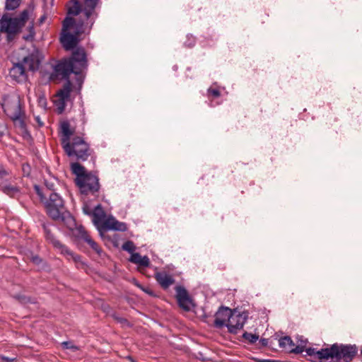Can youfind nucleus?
<instances>
[{"mask_svg": "<svg viewBox=\"0 0 362 362\" xmlns=\"http://www.w3.org/2000/svg\"><path fill=\"white\" fill-rule=\"evenodd\" d=\"M191 42H192V43H189V44L187 45V46H188V47H192V46H193V45H194V43H195V40H194V38H192V40H191Z\"/></svg>", "mask_w": 362, "mask_h": 362, "instance_id": "obj_44", "label": "nucleus"}, {"mask_svg": "<svg viewBox=\"0 0 362 362\" xmlns=\"http://www.w3.org/2000/svg\"><path fill=\"white\" fill-rule=\"evenodd\" d=\"M207 94L209 97H212L213 98H218L221 96V91L218 88H214L210 87L207 90Z\"/></svg>", "mask_w": 362, "mask_h": 362, "instance_id": "obj_31", "label": "nucleus"}, {"mask_svg": "<svg viewBox=\"0 0 362 362\" xmlns=\"http://www.w3.org/2000/svg\"><path fill=\"white\" fill-rule=\"evenodd\" d=\"M100 0H84L83 11L86 18L88 20L93 14L97 17L98 13H95V8Z\"/></svg>", "mask_w": 362, "mask_h": 362, "instance_id": "obj_21", "label": "nucleus"}, {"mask_svg": "<svg viewBox=\"0 0 362 362\" xmlns=\"http://www.w3.org/2000/svg\"><path fill=\"white\" fill-rule=\"evenodd\" d=\"M61 345L64 349H71L74 351L79 350V347L74 345L71 341H63Z\"/></svg>", "mask_w": 362, "mask_h": 362, "instance_id": "obj_30", "label": "nucleus"}, {"mask_svg": "<svg viewBox=\"0 0 362 362\" xmlns=\"http://www.w3.org/2000/svg\"><path fill=\"white\" fill-rule=\"evenodd\" d=\"M155 279L163 290H167L175 280L165 272H158L155 274Z\"/></svg>", "mask_w": 362, "mask_h": 362, "instance_id": "obj_17", "label": "nucleus"}, {"mask_svg": "<svg viewBox=\"0 0 362 362\" xmlns=\"http://www.w3.org/2000/svg\"><path fill=\"white\" fill-rule=\"evenodd\" d=\"M127 359L129 360L131 362H136L135 360L130 356H127Z\"/></svg>", "mask_w": 362, "mask_h": 362, "instance_id": "obj_45", "label": "nucleus"}, {"mask_svg": "<svg viewBox=\"0 0 362 362\" xmlns=\"http://www.w3.org/2000/svg\"><path fill=\"white\" fill-rule=\"evenodd\" d=\"M248 318L247 312H239L236 309H233L230 318L226 326L228 332L231 334H237L238 332L243 328Z\"/></svg>", "mask_w": 362, "mask_h": 362, "instance_id": "obj_10", "label": "nucleus"}, {"mask_svg": "<svg viewBox=\"0 0 362 362\" xmlns=\"http://www.w3.org/2000/svg\"><path fill=\"white\" fill-rule=\"evenodd\" d=\"M35 120L38 123L39 126H40V127L43 126V123L40 121V119L39 116L35 117Z\"/></svg>", "mask_w": 362, "mask_h": 362, "instance_id": "obj_43", "label": "nucleus"}, {"mask_svg": "<svg viewBox=\"0 0 362 362\" xmlns=\"http://www.w3.org/2000/svg\"><path fill=\"white\" fill-rule=\"evenodd\" d=\"M30 10L24 9L16 17H9L4 14L0 20V32L6 34V42H13L22 32L23 28L29 19Z\"/></svg>", "mask_w": 362, "mask_h": 362, "instance_id": "obj_5", "label": "nucleus"}, {"mask_svg": "<svg viewBox=\"0 0 362 362\" xmlns=\"http://www.w3.org/2000/svg\"><path fill=\"white\" fill-rule=\"evenodd\" d=\"M257 362H284L279 360H274V359H259L257 361Z\"/></svg>", "mask_w": 362, "mask_h": 362, "instance_id": "obj_41", "label": "nucleus"}, {"mask_svg": "<svg viewBox=\"0 0 362 362\" xmlns=\"http://www.w3.org/2000/svg\"><path fill=\"white\" fill-rule=\"evenodd\" d=\"M233 310L226 306H221L215 313V320L214 326L216 328L221 329L226 326L228 319L230 317Z\"/></svg>", "mask_w": 362, "mask_h": 362, "instance_id": "obj_14", "label": "nucleus"}, {"mask_svg": "<svg viewBox=\"0 0 362 362\" xmlns=\"http://www.w3.org/2000/svg\"><path fill=\"white\" fill-rule=\"evenodd\" d=\"M34 189L40 202L43 204L47 214L54 221L63 223L69 229L76 226L75 219L66 209L62 197L55 192H43L39 185H35Z\"/></svg>", "mask_w": 362, "mask_h": 362, "instance_id": "obj_1", "label": "nucleus"}, {"mask_svg": "<svg viewBox=\"0 0 362 362\" xmlns=\"http://www.w3.org/2000/svg\"><path fill=\"white\" fill-rule=\"evenodd\" d=\"M13 298L17 300L21 304L23 305H26L28 304H35L37 303V300L35 298L25 295L16 294L14 295Z\"/></svg>", "mask_w": 362, "mask_h": 362, "instance_id": "obj_24", "label": "nucleus"}, {"mask_svg": "<svg viewBox=\"0 0 362 362\" xmlns=\"http://www.w3.org/2000/svg\"><path fill=\"white\" fill-rule=\"evenodd\" d=\"M358 351L355 344H332V362H351Z\"/></svg>", "mask_w": 362, "mask_h": 362, "instance_id": "obj_8", "label": "nucleus"}, {"mask_svg": "<svg viewBox=\"0 0 362 362\" xmlns=\"http://www.w3.org/2000/svg\"><path fill=\"white\" fill-rule=\"evenodd\" d=\"M87 68L88 59L84 48L76 47L69 58L62 59L54 65L51 77L60 76L62 79H67L71 74L80 75Z\"/></svg>", "mask_w": 362, "mask_h": 362, "instance_id": "obj_3", "label": "nucleus"}, {"mask_svg": "<svg viewBox=\"0 0 362 362\" xmlns=\"http://www.w3.org/2000/svg\"><path fill=\"white\" fill-rule=\"evenodd\" d=\"M141 255L138 252L131 254L129 261L134 264H138L140 261Z\"/></svg>", "mask_w": 362, "mask_h": 362, "instance_id": "obj_34", "label": "nucleus"}, {"mask_svg": "<svg viewBox=\"0 0 362 362\" xmlns=\"http://www.w3.org/2000/svg\"><path fill=\"white\" fill-rule=\"evenodd\" d=\"M104 228L107 230L124 232L127 230V226L124 222H120L115 218H108L104 222Z\"/></svg>", "mask_w": 362, "mask_h": 362, "instance_id": "obj_20", "label": "nucleus"}, {"mask_svg": "<svg viewBox=\"0 0 362 362\" xmlns=\"http://www.w3.org/2000/svg\"><path fill=\"white\" fill-rule=\"evenodd\" d=\"M51 225L48 223H42V228L45 233V239L47 242L51 243L53 247L58 250L59 252H66V246L62 244L59 240H57L50 228Z\"/></svg>", "mask_w": 362, "mask_h": 362, "instance_id": "obj_15", "label": "nucleus"}, {"mask_svg": "<svg viewBox=\"0 0 362 362\" xmlns=\"http://www.w3.org/2000/svg\"><path fill=\"white\" fill-rule=\"evenodd\" d=\"M27 30L28 33L27 35H24L23 36V39L25 41L32 42L35 39V28H34V21H32L30 22Z\"/></svg>", "mask_w": 362, "mask_h": 362, "instance_id": "obj_25", "label": "nucleus"}, {"mask_svg": "<svg viewBox=\"0 0 362 362\" xmlns=\"http://www.w3.org/2000/svg\"><path fill=\"white\" fill-rule=\"evenodd\" d=\"M2 191L10 197H14L19 192V188L12 185H5L2 187Z\"/></svg>", "mask_w": 362, "mask_h": 362, "instance_id": "obj_26", "label": "nucleus"}, {"mask_svg": "<svg viewBox=\"0 0 362 362\" xmlns=\"http://www.w3.org/2000/svg\"><path fill=\"white\" fill-rule=\"evenodd\" d=\"M137 286H139V288H141L144 291H145L146 293H148L149 295L152 296L153 295V292L151 289L149 288H144L143 287H141V286L139 284H136Z\"/></svg>", "mask_w": 362, "mask_h": 362, "instance_id": "obj_42", "label": "nucleus"}, {"mask_svg": "<svg viewBox=\"0 0 362 362\" xmlns=\"http://www.w3.org/2000/svg\"><path fill=\"white\" fill-rule=\"evenodd\" d=\"M113 317L114 319L119 323L122 324V325H125L128 327H131L132 325H130V323L129 322V321L126 319V318H124V317H119V316H117V315H113Z\"/></svg>", "mask_w": 362, "mask_h": 362, "instance_id": "obj_36", "label": "nucleus"}, {"mask_svg": "<svg viewBox=\"0 0 362 362\" xmlns=\"http://www.w3.org/2000/svg\"><path fill=\"white\" fill-rule=\"evenodd\" d=\"M66 250L68 251V252H60L64 255L70 256L75 262H78L81 261L80 255L74 254L67 247H66Z\"/></svg>", "mask_w": 362, "mask_h": 362, "instance_id": "obj_32", "label": "nucleus"}, {"mask_svg": "<svg viewBox=\"0 0 362 362\" xmlns=\"http://www.w3.org/2000/svg\"><path fill=\"white\" fill-rule=\"evenodd\" d=\"M243 338L248 341L250 344H254L255 343L258 339H259V335L256 334H252V333H250V332H245L243 334Z\"/></svg>", "mask_w": 362, "mask_h": 362, "instance_id": "obj_28", "label": "nucleus"}, {"mask_svg": "<svg viewBox=\"0 0 362 362\" xmlns=\"http://www.w3.org/2000/svg\"><path fill=\"white\" fill-rule=\"evenodd\" d=\"M66 82L62 88L57 92V96L59 98V104L57 105L58 113L61 114L64 111L66 103L69 100L71 92L72 90V83L69 78L65 79Z\"/></svg>", "mask_w": 362, "mask_h": 362, "instance_id": "obj_12", "label": "nucleus"}, {"mask_svg": "<svg viewBox=\"0 0 362 362\" xmlns=\"http://www.w3.org/2000/svg\"><path fill=\"white\" fill-rule=\"evenodd\" d=\"M122 249L132 254L136 250V246L132 240H127L122 245Z\"/></svg>", "mask_w": 362, "mask_h": 362, "instance_id": "obj_29", "label": "nucleus"}, {"mask_svg": "<svg viewBox=\"0 0 362 362\" xmlns=\"http://www.w3.org/2000/svg\"><path fill=\"white\" fill-rule=\"evenodd\" d=\"M71 169L76 175L74 180L76 185L79 188L81 194L94 195L100 188L99 177L96 172L88 171L86 168L78 162L72 163Z\"/></svg>", "mask_w": 362, "mask_h": 362, "instance_id": "obj_4", "label": "nucleus"}, {"mask_svg": "<svg viewBox=\"0 0 362 362\" xmlns=\"http://www.w3.org/2000/svg\"><path fill=\"white\" fill-rule=\"evenodd\" d=\"M41 101H43L44 103H46V99L45 98L40 99V102H41Z\"/></svg>", "mask_w": 362, "mask_h": 362, "instance_id": "obj_48", "label": "nucleus"}, {"mask_svg": "<svg viewBox=\"0 0 362 362\" xmlns=\"http://www.w3.org/2000/svg\"><path fill=\"white\" fill-rule=\"evenodd\" d=\"M21 0H6L5 8L8 11H13L19 7Z\"/></svg>", "mask_w": 362, "mask_h": 362, "instance_id": "obj_27", "label": "nucleus"}, {"mask_svg": "<svg viewBox=\"0 0 362 362\" xmlns=\"http://www.w3.org/2000/svg\"><path fill=\"white\" fill-rule=\"evenodd\" d=\"M139 266L148 267L150 265V260L147 256L142 257L141 255L140 261L138 264Z\"/></svg>", "mask_w": 362, "mask_h": 362, "instance_id": "obj_33", "label": "nucleus"}, {"mask_svg": "<svg viewBox=\"0 0 362 362\" xmlns=\"http://www.w3.org/2000/svg\"><path fill=\"white\" fill-rule=\"evenodd\" d=\"M1 106L5 114L13 122L15 126L19 127L22 132H26L25 115L19 96H5Z\"/></svg>", "mask_w": 362, "mask_h": 362, "instance_id": "obj_7", "label": "nucleus"}, {"mask_svg": "<svg viewBox=\"0 0 362 362\" xmlns=\"http://www.w3.org/2000/svg\"><path fill=\"white\" fill-rule=\"evenodd\" d=\"M199 356H197V358L200 360L201 361H203V362H206V361H210L209 358H206V357H204L203 356V354L202 353H199Z\"/></svg>", "mask_w": 362, "mask_h": 362, "instance_id": "obj_40", "label": "nucleus"}, {"mask_svg": "<svg viewBox=\"0 0 362 362\" xmlns=\"http://www.w3.org/2000/svg\"><path fill=\"white\" fill-rule=\"evenodd\" d=\"M9 77L16 83H23L27 81L28 76L23 63H13V66L9 69Z\"/></svg>", "mask_w": 362, "mask_h": 362, "instance_id": "obj_13", "label": "nucleus"}, {"mask_svg": "<svg viewBox=\"0 0 362 362\" xmlns=\"http://www.w3.org/2000/svg\"><path fill=\"white\" fill-rule=\"evenodd\" d=\"M45 18V16H42V17L40 18V23H42V22L44 21Z\"/></svg>", "mask_w": 362, "mask_h": 362, "instance_id": "obj_47", "label": "nucleus"}, {"mask_svg": "<svg viewBox=\"0 0 362 362\" xmlns=\"http://www.w3.org/2000/svg\"><path fill=\"white\" fill-rule=\"evenodd\" d=\"M279 344L281 349H284L288 351L289 353L299 354L304 352V346L303 345H297L296 346L293 343V340L289 336H285L284 337H281L279 339Z\"/></svg>", "mask_w": 362, "mask_h": 362, "instance_id": "obj_16", "label": "nucleus"}, {"mask_svg": "<svg viewBox=\"0 0 362 362\" xmlns=\"http://www.w3.org/2000/svg\"><path fill=\"white\" fill-rule=\"evenodd\" d=\"M20 63H23V65H27L29 68V70L33 71H36L39 66V62L34 54H29L23 57L22 62Z\"/></svg>", "mask_w": 362, "mask_h": 362, "instance_id": "obj_22", "label": "nucleus"}, {"mask_svg": "<svg viewBox=\"0 0 362 362\" xmlns=\"http://www.w3.org/2000/svg\"><path fill=\"white\" fill-rule=\"evenodd\" d=\"M45 188H41L43 192H47V191H50V192H54V184L52 183V182H49L47 180H45Z\"/></svg>", "mask_w": 362, "mask_h": 362, "instance_id": "obj_35", "label": "nucleus"}, {"mask_svg": "<svg viewBox=\"0 0 362 362\" xmlns=\"http://www.w3.org/2000/svg\"><path fill=\"white\" fill-rule=\"evenodd\" d=\"M32 261L35 263V264H39L41 262H42V259L40 258L39 256L36 255V256H33L32 257Z\"/></svg>", "mask_w": 362, "mask_h": 362, "instance_id": "obj_39", "label": "nucleus"}, {"mask_svg": "<svg viewBox=\"0 0 362 362\" xmlns=\"http://www.w3.org/2000/svg\"><path fill=\"white\" fill-rule=\"evenodd\" d=\"M83 212L86 215L93 216V221L95 223L100 221L101 218L105 216V213L101 204H98L95 207L94 210L92 211L90 207L87 204H85L83 206Z\"/></svg>", "mask_w": 362, "mask_h": 362, "instance_id": "obj_19", "label": "nucleus"}, {"mask_svg": "<svg viewBox=\"0 0 362 362\" xmlns=\"http://www.w3.org/2000/svg\"><path fill=\"white\" fill-rule=\"evenodd\" d=\"M77 81L79 84L82 83H83V79L80 78H77Z\"/></svg>", "mask_w": 362, "mask_h": 362, "instance_id": "obj_46", "label": "nucleus"}, {"mask_svg": "<svg viewBox=\"0 0 362 362\" xmlns=\"http://www.w3.org/2000/svg\"><path fill=\"white\" fill-rule=\"evenodd\" d=\"M77 231L78 233V236L87 243L98 255H100L103 252L102 249L98 243L89 236L84 228L83 226H80L77 228Z\"/></svg>", "mask_w": 362, "mask_h": 362, "instance_id": "obj_18", "label": "nucleus"}, {"mask_svg": "<svg viewBox=\"0 0 362 362\" xmlns=\"http://www.w3.org/2000/svg\"><path fill=\"white\" fill-rule=\"evenodd\" d=\"M60 130L61 144L69 157H75L78 161H85L92 155L93 150L82 136H75L71 140L74 129H71L69 121L61 122Z\"/></svg>", "mask_w": 362, "mask_h": 362, "instance_id": "obj_2", "label": "nucleus"}, {"mask_svg": "<svg viewBox=\"0 0 362 362\" xmlns=\"http://www.w3.org/2000/svg\"><path fill=\"white\" fill-rule=\"evenodd\" d=\"M81 11L84 13L83 8L82 9V6L78 0H71L69 1V6L67 8L68 15L77 16Z\"/></svg>", "mask_w": 362, "mask_h": 362, "instance_id": "obj_23", "label": "nucleus"}, {"mask_svg": "<svg viewBox=\"0 0 362 362\" xmlns=\"http://www.w3.org/2000/svg\"><path fill=\"white\" fill-rule=\"evenodd\" d=\"M175 298L178 306L185 311H190L196 306L192 297L189 295L188 291L182 285H177L175 287Z\"/></svg>", "mask_w": 362, "mask_h": 362, "instance_id": "obj_11", "label": "nucleus"}, {"mask_svg": "<svg viewBox=\"0 0 362 362\" xmlns=\"http://www.w3.org/2000/svg\"><path fill=\"white\" fill-rule=\"evenodd\" d=\"M84 23L78 22L70 16H66L62 22L61 43L66 50H71L76 47L79 39L78 36L83 33Z\"/></svg>", "mask_w": 362, "mask_h": 362, "instance_id": "obj_6", "label": "nucleus"}, {"mask_svg": "<svg viewBox=\"0 0 362 362\" xmlns=\"http://www.w3.org/2000/svg\"><path fill=\"white\" fill-rule=\"evenodd\" d=\"M0 358L3 362H17L16 358H9L5 356H0Z\"/></svg>", "mask_w": 362, "mask_h": 362, "instance_id": "obj_37", "label": "nucleus"}, {"mask_svg": "<svg viewBox=\"0 0 362 362\" xmlns=\"http://www.w3.org/2000/svg\"><path fill=\"white\" fill-rule=\"evenodd\" d=\"M304 357L312 362H332V345L318 349L304 346Z\"/></svg>", "mask_w": 362, "mask_h": 362, "instance_id": "obj_9", "label": "nucleus"}, {"mask_svg": "<svg viewBox=\"0 0 362 362\" xmlns=\"http://www.w3.org/2000/svg\"><path fill=\"white\" fill-rule=\"evenodd\" d=\"M268 341H269L268 339L262 338L259 340L260 346L261 347H266V346H268Z\"/></svg>", "mask_w": 362, "mask_h": 362, "instance_id": "obj_38", "label": "nucleus"}]
</instances>
